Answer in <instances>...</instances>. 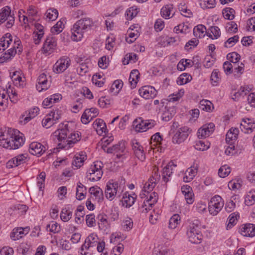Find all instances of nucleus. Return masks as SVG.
<instances>
[{"label": "nucleus", "mask_w": 255, "mask_h": 255, "mask_svg": "<svg viewBox=\"0 0 255 255\" xmlns=\"http://www.w3.org/2000/svg\"><path fill=\"white\" fill-rule=\"evenodd\" d=\"M53 135L59 141V148L66 149L73 147L81 139V133L77 130H73L68 123H61Z\"/></svg>", "instance_id": "obj_1"}, {"label": "nucleus", "mask_w": 255, "mask_h": 255, "mask_svg": "<svg viewBox=\"0 0 255 255\" xmlns=\"http://www.w3.org/2000/svg\"><path fill=\"white\" fill-rule=\"evenodd\" d=\"M8 129L0 134V145L5 148L17 149L24 143L22 134L16 135L15 131Z\"/></svg>", "instance_id": "obj_2"}, {"label": "nucleus", "mask_w": 255, "mask_h": 255, "mask_svg": "<svg viewBox=\"0 0 255 255\" xmlns=\"http://www.w3.org/2000/svg\"><path fill=\"white\" fill-rule=\"evenodd\" d=\"M92 20L89 18H83L77 21L71 29L72 39L76 41L81 40L83 33L90 29L93 26Z\"/></svg>", "instance_id": "obj_3"}, {"label": "nucleus", "mask_w": 255, "mask_h": 255, "mask_svg": "<svg viewBox=\"0 0 255 255\" xmlns=\"http://www.w3.org/2000/svg\"><path fill=\"white\" fill-rule=\"evenodd\" d=\"M199 221L195 220L190 223L186 234L189 242L193 244H200L202 240V235L199 230Z\"/></svg>", "instance_id": "obj_4"}, {"label": "nucleus", "mask_w": 255, "mask_h": 255, "mask_svg": "<svg viewBox=\"0 0 255 255\" xmlns=\"http://www.w3.org/2000/svg\"><path fill=\"white\" fill-rule=\"evenodd\" d=\"M224 205L221 197L215 195L208 203V212L213 216L217 215L222 210Z\"/></svg>", "instance_id": "obj_5"}, {"label": "nucleus", "mask_w": 255, "mask_h": 255, "mask_svg": "<svg viewBox=\"0 0 255 255\" xmlns=\"http://www.w3.org/2000/svg\"><path fill=\"white\" fill-rule=\"evenodd\" d=\"M86 159V156L83 152L75 154L72 162V169L66 168L63 170L62 175H68V174H74V170L77 169L81 167Z\"/></svg>", "instance_id": "obj_6"}, {"label": "nucleus", "mask_w": 255, "mask_h": 255, "mask_svg": "<svg viewBox=\"0 0 255 255\" xmlns=\"http://www.w3.org/2000/svg\"><path fill=\"white\" fill-rule=\"evenodd\" d=\"M120 190L121 187L118 182L113 180L109 181L107 184L105 192L106 198L110 201L113 200Z\"/></svg>", "instance_id": "obj_7"}, {"label": "nucleus", "mask_w": 255, "mask_h": 255, "mask_svg": "<svg viewBox=\"0 0 255 255\" xmlns=\"http://www.w3.org/2000/svg\"><path fill=\"white\" fill-rule=\"evenodd\" d=\"M7 20L6 27H11L14 22V18L11 14L10 7L6 6L0 10V23H3Z\"/></svg>", "instance_id": "obj_8"}, {"label": "nucleus", "mask_w": 255, "mask_h": 255, "mask_svg": "<svg viewBox=\"0 0 255 255\" xmlns=\"http://www.w3.org/2000/svg\"><path fill=\"white\" fill-rule=\"evenodd\" d=\"M191 130L187 127L179 128L175 132L172 138L173 143L180 144L184 142L188 137Z\"/></svg>", "instance_id": "obj_9"}, {"label": "nucleus", "mask_w": 255, "mask_h": 255, "mask_svg": "<svg viewBox=\"0 0 255 255\" xmlns=\"http://www.w3.org/2000/svg\"><path fill=\"white\" fill-rule=\"evenodd\" d=\"M70 59L67 56H63L59 59L53 66V71L56 73H61L66 70L70 65Z\"/></svg>", "instance_id": "obj_10"}, {"label": "nucleus", "mask_w": 255, "mask_h": 255, "mask_svg": "<svg viewBox=\"0 0 255 255\" xmlns=\"http://www.w3.org/2000/svg\"><path fill=\"white\" fill-rule=\"evenodd\" d=\"M57 45L56 38L52 36H48L45 39L42 47L43 53L48 55L53 52Z\"/></svg>", "instance_id": "obj_11"}, {"label": "nucleus", "mask_w": 255, "mask_h": 255, "mask_svg": "<svg viewBox=\"0 0 255 255\" xmlns=\"http://www.w3.org/2000/svg\"><path fill=\"white\" fill-rule=\"evenodd\" d=\"M99 114L98 110L96 108L86 109L81 117V122L87 124Z\"/></svg>", "instance_id": "obj_12"}, {"label": "nucleus", "mask_w": 255, "mask_h": 255, "mask_svg": "<svg viewBox=\"0 0 255 255\" xmlns=\"http://www.w3.org/2000/svg\"><path fill=\"white\" fill-rule=\"evenodd\" d=\"M47 148L38 142H33L30 144L29 147V152L34 155L39 156L43 154Z\"/></svg>", "instance_id": "obj_13"}, {"label": "nucleus", "mask_w": 255, "mask_h": 255, "mask_svg": "<svg viewBox=\"0 0 255 255\" xmlns=\"http://www.w3.org/2000/svg\"><path fill=\"white\" fill-rule=\"evenodd\" d=\"M138 91L140 96L146 99L153 98L157 95V91L155 88L149 86H143Z\"/></svg>", "instance_id": "obj_14"}, {"label": "nucleus", "mask_w": 255, "mask_h": 255, "mask_svg": "<svg viewBox=\"0 0 255 255\" xmlns=\"http://www.w3.org/2000/svg\"><path fill=\"white\" fill-rule=\"evenodd\" d=\"M126 144L124 141H120L117 144L107 148L106 152L108 153H117V156L120 157L125 152Z\"/></svg>", "instance_id": "obj_15"}, {"label": "nucleus", "mask_w": 255, "mask_h": 255, "mask_svg": "<svg viewBox=\"0 0 255 255\" xmlns=\"http://www.w3.org/2000/svg\"><path fill=\"white\" fill-rule=\"evenodd\" d=\"M240 233L243 236L247 237L255 236V225L253 224L243 225L240 228Z\"/></svg>", "instance_id": "obj_16"}, {"label": "nucleus", "mask_w": 255, "mask_h": 255, "mask_svg": "<svg viewBox=\"0 0 255 255\" xmlns=\"http://www.w3.org/2000/svg\"><path fill=\"white\" fill-rule=\"evenodd\" d=\"M27 155L25 154H19L9 160L6 163V167L12 168L21 165L26 162Z\"/></svg>", "instance_id": "obj_17"}, {"label": "nucleus", "mask_w": 255, "mask_h": 255, "mask_svg": "<svg viewBox=\"0 0 255 255\" xmlns=\"http://www.w3.org/2000/svg\"><path fill=\"white\" fill-rule=\"evenodd\" d=\"M240 128L245 133H251L255 128V123L251 119H243L240 124Z\"/></svg>", "instance_id": "obj_18"}, {"label": "nucleus", "mask_w": 255, "mask_h": 255, "mask_svg": "<svg viewBox=\"0 0 255 255\" xmlns=\"http://www.w3.org/2000/svg\"><path fill=\"white\" fill-rule=\"evenodd\" d=\"M176 109L174 106H166L161 111V119L164 122H168L176 114Z\"/></svg>", "instance_id": "obj_19"}, {"label": "nucleus", "mask_w": 255, "mask_h": 255, "mask_svg": "<svg viewBox=\"0 0 255 255\" xmlns=\"http://www.w3.org/2000/svg\"><path fill=\"white\" fill-rule=\"evenodd\" d=\"M49 86L46 75L45 73L40 74L37 79V90L41 92L42 90H47Z\"/></svg>", "instance_id": "obj_20"}, {"label": "nucleus", "mask_w": 255, "mask_h": 255, "mask_svg": "<svg viewBox=\"0 0 255 255\" xmlns=\"http://www.w3.org/2000/svg\"><path fill=\"white\" fill-rule=\"evenodd\" d=\"M136 198V195L135 194L130 195L128 193L126 192L123 196L122 204L126 208H129L134 204Z\"/></svg>", "instance_id": "obj_21"}, {"label": "nucleus", "mask_w": 255, "mask_h": 255, "mask_svg": "<svg viewBox=\"0 0 255 255\" xmlns=\"http://www.w3.org/2000/svg\"><path fill=\"white\" fill-rule=\"evenodd\" d=\"M27 228H15L10 234V238L12 240L16 241L21 238L24 235H26L28 232Z\"/></svg>", "instance_id": "obj_22"}, {"label": "nucleus", "mask_w": 255, "mask_h": 255, "mask_svg": "<svg viewBox=\"0 0 255 255\" xmlns=\"http://www.w3.org/2000/svg\"><path fill=\"white\" fill-rule=\"evenodd\" d=\"M239 134V129L238 128H232L227 133L226 140L230 145L234 143L237 140Z\"/></svg>", "instance_id": "obj_23"}, {"label": "nucleus", "mask_w": 255, "mask_h": 255, "mask_svg": "<svg viewBox=\"0 0 255 255\" xmlns=\"http://www.w3.org/2000/svg\"><path fill=\"white\" fill-rule=\"evenodd\" d=\"M93 127L99 135H102L106 132L107 127L104 121L100 119H98L93 124Z\"/></svg>", "instance_id": "obj_24"}, {"label": "nucleus", "mask_w": 255, "mask_h": 255, "mask_svg": "<svg viewBox=\"0 0 255 255\" xmlns=\"http://www.w3.org/2000/svg\"><path fill=\"white\" fill-rule=\"evenodd\" d=\"M177 165L172 161L168 163V164L163 168V175H171L173 174H177Z\"/></svg>", "instance_id": "obj_25"}, {"label": "nucleus", "mask_w": 255, "mask_h": 255, "mask_svg": "<svg viewBox=\"0 0 255 255\" xmlns=\"http://www.w3.org/2000/svg\"><path fill=\"white\" fill-rule=\"evenodd\" d=\"M62 99L60 94H54L44 100L42 105L44 108L51 107L53 103L58 102Z\"/></svg>", "instance_id": "obj_26"}, {"label": "nucleus", "mask_w": 255, "mask_h": 255, "mask_svg": "<svg viewBox=\"0 0 255 255\" xmlns=\"http://www.w3.org/2000/svg\"><path fill=\"white\" fill-rule=\"evenodd\" d=\"M89 193L95 197L96 200L100 203L104 200L103 193L102 190L97 187H91L89 189Z\"/></svg>", "instance_id": "obj_27"}, {"label": "nucleus", "mask_w": 255, "mask_h": 255, "mask_svg": "<svg viewBox=\"0 0 255 255\" xmlns=\"http://www.w3.org/2000/svg\"><path fill=\"white\" fill-rule=\"evenodd\" d=\"M157 181L154 176H150L148 181L145 183L142 192L145 194H149L150 192L152 191L155 187Z\"/></svg>", "instance_id": "obj_28"}, {"label": "nucleus", "mask_w": 255, "mask_h": 255, "mask_svg": "<svg viewBox=\"0 0 255 255\" xmlns=\"http://www.w3.org/2000/svg\"><path fill=\"white\" fill-rule=\"evenodd\" d=\"M240 218V214L239 212H235L231 213L228 218L227 222V230L230 229L234 226L237 223Z\"/></svg>", "instance_id": "obj_29"}, {"label": "nucleus", "mask_w": 255, "mask_h": 255, "mask_svg": "<svg viewBox=\"0 0 255 255\" xmlns=\"http://www.w3.org/2000/svg\"><path fill=\"white\" fill-rule=\"evenodd\" d=\"M103 167V163L101 161H96L94 163V165H92L89 170V174H96L97 175H102L103 172L102 170V167Z\"/></svg>", "instance_id": "obj_30"}, {"label": "nucleus", "mask_w": 255, "mask_h": 255, "mask_svg": "<svg viewBox=\"0 0 255 255\" xmlns=\"http://www.w3.org/2000/svg\"><path fill=\"white\" fill-rule=\"evenodd\" d=\"M233 73L236 77H239L244 71V64L242 62L232 63Z\"/></svg>", "instance_id": "obj_31"}, {"label": "nucleus", "mask_w": 255, "mask_h": 255, "mask_svg": "<svg viewBox=\"0 0 255 255\" xmlns=\"http://www.w3.org/2000/svg\"><path fill=\"white\" fill-rule=\"evenodd\" d=\"M145 120L141 118H138L134 120L133 126L134 127L136 131L138 132L145 131Z\"/></svg>", "instance_id": "obj_32"}, {"label": "nucleus", "mask_w": 255, "mask_h": 255, "mask_svg": "<svg viewBox=\"0 0 255 255\" xmlns=\"http://www.w3.org/2000/svg\"><path fill=\"white\" fill-rule=\"evenodd\" d=\"M139 78V73L138 71L137 70H132L130 73L128 80L132 88L135 87Z\"/></svg>", "instance_id": "obj_33"}, {"label": "nucleus", "mask_w": 255, "mask_h": 255, "mask_svg": "<svg viewBox=\"0 0 255 255\" xmlns=\"http://www.w3.org/2000/svg\"><path fill=\"white\" fill-rule=\"evenodd\" d=\"M245 204L247 206H252L255 204V190L248 192L245 197Z\"/></svg>", "instance_id": "obj_34"}, {"label": "nucleus", "mask_w": 255, "mask_h": 255, "mask_svg": "<svg viewBox=\"0 0 255 255\" xmlns=\"http://www.w3.org/2000/svg\"><path fill=\"white\" fill-rule=\"evenodd\" d=\"M206 30V27L204 25L199 24L194 28L193 33L195 36L201 38L205 35Z\"/></svg>", "instance_id": "obj_35"}, {"label": "nucleus", "mask_w": 255, "mask_h": 255, "mask_svg": "<svg viewBox=\"0 0 255 255\" xmlns=\"http://www.w3.org/2000/svg\"><path fill=\"white\" fill-rule=\"evenodd\" d=\"M86 194V188L81 183H78L76 190V198L79 200L84 199Z\"/></svg>", "instance_id": "obj_36"}, {"label": "nucleus", "mask_w": 255, "mask_h": 255, "mask_svg": "<svg viewBox=\"0 0 255 255\" xmlns=\"http://www.w3.org/2000/svg\"><path fill=\"white\" fill-rule=\"evenodd\" d=\"M140 196L141 198L146 197V200L149 201V203H152L153 205L157 202L158 196L157 193L153 192L149 194H145L144 193H140Z\"/></svg>", "instance_id": "obj_37"}, {"label": "nucleus", "mask_w": 255, "mask_h": 255, "mask_svg": "<svg viewBox=\"0 0 255 255\" xmlns=\"http://www.w3.org/2000/svg\"><path fill=\"white\" fill-rule=\"evenodd\" d=\"M194 61L190 59H182L177 65V69L181 71L184 70L186 67H191L194 65Z\"/></svg>", "instance_id": "obj_38"}, {"label": "nucleus", "mask_w": 255, "mask_h": 255, "mask_svg": "<svg viewBox=\"0 0 255 255\" xmlns=\"http://www.w3.org/2000/svg\"><path fill=\"white\" fill-rule=\"evenodd\" d=\"M173 10L172 5H166L163 7L161 9V14L162 16L166 19H168L173 15V14L170 16L172 11Z\"/></svg>", "instance_id": "obj_39"}, {"label": "nucleus", "mask_w": 255, "mask_h": 255, "mask_svg": "<svg viewBox=\"0 0 255 255\" xmlns=\"http://www.w3.org/2000/svg\"><path fill=\"white\" fill-rule=\"evenodd\" d=\"M242 185V181L240 179H234L231 180L228 183V187L232 190L240 189Z\"/></svg>", "instance_id": "obj_40"}, {"label": "nucleus", "mask_w": 255, "mask_h": 255, "mask_svg": "<svg viewBox=\"0 0 255 255\" xmlns=\"http://www.w3.org/2000/svg\"><path fill=\"white\" fill-rule=\"evenodd\" d=\"M98 237L95 233L91 234L86 239V243H88L91 247L97 246L98 243Z\"/></svg>", "instance_id": "obj_41"}, {"label": "nucleus", "mask_w": 255, "mask_h": 255, "mask_svg": "<svg viewBox=\"0 0 255 255\" xmlns=\"http://www.w3.org/2000/svg\"><path fill=\"white\" fill-rule=\"evenodd\" d=\"M192 80V77L187 73L182 74L177 79V83L182 85L187 83Z\"/></svg>", "instance_id": "obj_42"}, {"label": "nucleus", "mask_w": 255, "mask_h": 255, "mask_svg": "<svg viewBox=\"0 0 255 255\" xmlns=\"http://www.w3.org/2000/svg\"><path fill=\"white\" fill-rule=\"evenodd\" d=\"M180 217L178 214L173 215L169 221V228L174 229L176 228L177 225L180 223Z\"/></svg>", "instance_id": "obj_43"}, {"label": "nucleus", "mask_w": 255, "mask_h": 255, "mask_svg": "<svg viewBox=\"0 0 255 255\" xmlns=\"http://www.w3.org/2000/svg\"><path fill=\"white\" fill-rule=\"evenodd\" d=\"M235 11L233 8L226 7L223 10V15L224 17L228 20H232L234 18Z\"/></svg>", "instance_id": "obj_44"}, {"label": "nucleus", "mask_w": 255, "mask_h": 255, "mask_svg": "<svg viewBox=\"0 0 255 255\" xmlns=\"http://www.w3.org/2000/svg\"><path fill=\"white\" fill-rule=\"evenodd\" d=\"M56 122L49 114L47 115L42 121V124L44 127L49 128L55 124Z\"/></svg>", "instance_id": "obj_45"}, {"label": "nucleus", "mask_w": 255, "mask_h": 255, "mask_svg": "<svg viewBox=\"0 0 255 255\" xmlns=\"http://www.w3.org/2000/svg\"><path fill=\"white\" fill-rule=\"evenodd\" d=\"M64 27V24L61 20H59L51 29V32L54 34H58L62 32Z\"/></svg>", "instance_id": "obj_46"}, {"label": "nucleus", "mask_w": 255, "mask_h": 255, "mask_svg": "<svg viewBox=\"0 0 255 255\" xmlns=\"http://www.w3.org/2000/svg\"><path fill=\"white\" fill-rule=\"evenodd\" d=\"M58 15V12L57 10L54 8L48 9L45 13L46 19H48L49 20L53 21L55 20L57 18Z\"/></svg>", "instance_id": "obj_47"}, {"label": "nucleus", "mask_w": 255, "mask_h": 255, "mask_svg": "<svg viewBox=\"0 0 255 255\" xmlns=\"http://www.w3.org/2000/svg\"><path fill=\"white\" fill-rule=\"evenodd\" d=\"M28 207L25 205L17 204L11 208L14 211L20 215H23L28 209Z\"/></svg>", "instance_id": "obj_48"}, {"label": "nucleus", "mask_w": 255, "mask_h": 255, "mask_svg": "<svg viewBox=\"0 0 255 255\" xmlns=\"http://www.w3.org/2000/svg\"><path fill=\"white\" fill-rule=\"evenodd\" d=\"M39 112V108L38 107H34L29 110L28 114L26 115V117L24 118V121L27 123L31 119L36 117Z\"/></svg>", "instance_id": "obj_49"}, {"label": "nucleus", "mask_w": 255, "mask_h": 255, "mask_svg": "<svg viewBox=\"0 0 255 255\" xmlns=\"http://www.w3.org/2000/svg\"><path fill=\"white\" fill-rule=\"evenodd\" d=\"M210 33L208 32V37L212 39H217L221 35V32L219 28L217 26L211 27Z\"/></svg>", "instance_id": "obj_50"}, {"label": "nucleus", "mask_w": 255, "mask_h": 255, "mask_svg": "<svg viewBox=\"0 0 255 255\" xmlns=\"http://www.w3.org/2000/svg\"><path fill=\"white\" fill-rule=\"evenodd\" d=\"M72 216V212L66 208L63 209L60 213V218L64 222L69 221Z\"/></svg>", "instance_id": "obj_51"}, {"label": "nucleus", "mask_w": 255, "mask_h": 255, "mask_svg": "<svg viewBox=\"0 0 255 255\" xmlns=\"http://www.w3.org/2000/svg\"><path fill=\"white\" fill-rule=\"evenodd\" d=\"M123 86V83L121 80H115L110 89V91L111 92H114V90L116 89V91L115 92V93H119L120 89H121Z\"/></svg>", "instance_id": "obj_52"}, {"label": "nucleus", "mask_w": 255, "mask_h": 255, "mask_svg": "<svg viewBox=\"0 0 255 255\" xmlns=\"http://www.w3.org/2000/svg\"><path fill=\"white\" fill-rule=\"evenodd\" d=\"M125 60H127L126 63L125 60H123L124 65L128 64L129 62L134 63L137 60V56L136 54L133 53H128L126 55L125 57Z\"/></svg>", "instance_id": "obj_53"}, {"label": "nucleus", "mask_w": 255, "mask_h": 255, "mask_svg": "<svg viewBox=\"0 0 255 255\" xmlns=\"http://www.w3.org/2000/svg\"><path fill=\"white\" fill-rule=\"evenodd\" d=\"M153 205L152 203H149V201L145 200L139 207L140 212L146 213L152 208Z\"/></svg>", "instance_id": "obj_54"}, {"label": "nucleus", "mask_w": 255, "mask_h": 255, "mask_svg": "<svg viewBox=\"0 0 255 255\" xmlns=\"http://www.w3.org/2000/svg\"><path fill=\"white\" fill-rule=\"evenodd\" d=\"M240 57V55L236 52L230 53L227 56V58L229 60L230 63H236L239 62Z\"/></svg>", "instance_id": "obj_55"}, {"label": "nucleus", "mask_w": 255, "mask_h": 255, "mask_svg": "<svg viewBox=\"0 0 255 255\" xmlns=\"http://www.w3.org/2000/svg\"><path fill=\"white\" fill-rule=\"evenodd\" d=\"M188 29V26L185 23L179 24L174 28V31L177 33H186Z\"/></svg>", "instance_id": "obj_56"}, {"label": "nucleus", "mask_w": 255, "mask_h": 255, "mask_svg": "<svg viewBox=\"0 0 255 255\" xmlns=\"http://www.w3.org/2000/svg\"><path fill=\"white\" fill-rule=\"evenodd\" d=\"M49 230L50 232L53 233H58L60 230V227L58 224L54 222H52L50 224H48L46 226V229Z\"/></svg>", "instance_id": "obj_57"}, {"label": "nucleus", "mask_w": 255, "mask_h": 255, "mask_svg": "<svg viewBox=\"0 0 255 255\" xmlns=\"http://www.w3.org/2000/svg\"><path fill=\"white\" fill-rule=\"evenodd\" d=\"M93 214L87 215L86 216V222L89 227H92L96 225V220Z\"/></svg>", "instance_id": "obj_58"}, {"label": "nucleus", "mask_w": 255, "mask_h": 255, "mask_svg": "<svg viewBox=\"0 0 255 255\" xmlns=\"http://www.w3.org/2000/svg\"><path fill=\"white\" fill-rule=\"evenodd\" d=\"M122 226L125 230H130L133 226V222L131 219L130 218H127L123 221Z\"/></svg>", "instance_id": "obj_59"}, {"label": "nucleus", "mask_w": 255, "mask_h": 255, "mask_svg": "<svg viewBox=\"0 0 255 255\" xmlns=\"http://www.w3.org/2000/svg\"><path fill=\"white\" fill-rule=\"evenodd\" d=\"M88 66L85 63L80 64L77 71L80 75L83 76L88 71Z\"/></svg>", "instance_id": "obj_60"}, {"label": "nucleus", "mask_w": 255, "mask_h": 255, "mask_svg": "<svg viewBox=\"0 0 255 255\" xmlns=\"http://www.w3.org/2000/svg\"><path fill=\"white\" fill-rule=\"evenodd\" d=\"M137 14V11L133 7H130L127 10L126 15L128 20H131Z\"/></svg>", "instance_id": "obj_61"}, {"label": "nucleus", "mask_w": 255, "mask_h": 255, "mask_svg": "<svg viewBox=\"0 0 255 255\" xmlns=\"http://www.w3.org/2000/svg\"><path fill=\"white\" fill-rule=\"evenodd\" d=\"M124 246L122 244H119L113 248L111 255H120L123 252Z\"/></svg>", "instance_id": "obj_62"}, {"label": "nucleus", "mask_w": 255, "mask_h": 255, "mask_svg": "<svg viewBox=\"0 0 255 255\" xmlns=\"http://www.w3.org/2000/svg\"><path fill=\"white\" fill-rule=\"evenodd\" d=\"M199 41L196 38H193L186 43L185 46V49L189 51L192 48L195 47L198 44Z\"/></svg>", "instance_id": "obj_63"}, {"label": "nucleus", "mask_w": 255, "mask_h": 255, "mask_svg": "<svg viewBox=\"0 0 255 255\" xmlns=\"http://www.w3.org/2000/svg\"><path fill=\"white\" fill-rule=\"evenodd\" d=\"M90 248H91V247L88 243H86L85 241L84 244L81 247L80 254L81 255H91V253L89 252Z\"/></svg>", "instance_id": "obj_64"}]
</instances>
